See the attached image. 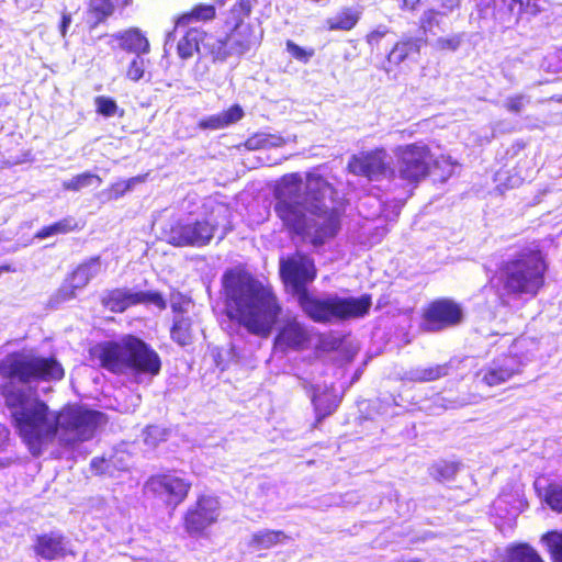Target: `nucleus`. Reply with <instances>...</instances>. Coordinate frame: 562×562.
<instances>
[{
  "mask_svg": "<svg viewBox=\"0 0 562 562\" xmlns=\"http://www.w3.org/2000/svg\"><path fill=\"white\" fill-rule=\"evenodd\" d=\"M0 374L9 379L1 393L12 425L33 456H41L54 441L74 453L81 442L94 436L104 420L102 413L79 405L52 411L30 390L15 384V381L60 380L64 369L54 358L12 353L0 362Z\"/></svg>",
  "mask_w": 562,
  "mask_h": 562,
  "instance_id": "nucleus-1",
  "label": "nucleus"
},
{
  "mask_svg": "<svg viewBox=\"0 0 562 562\" xmlns=\"http://www.w3.org/2000/svg\"><path fill=\"white\" fill-rule=\"evenodd\" d=\"M336 194L319 173H307L305 181L299 173L285 175L276 187L273 211L290 234L321 246L340 229Z\"/></svg>",
  "mask_w": 562,
  "mask_h": 562,
  "instance_id": "nucleus-2",
  "label": "nucleus"
},
{
  "mask_svg": "<svg viewBox=\"0 0 562 562\" xmlns=\"http://www.w3.org/2000/svg\"><path fill=\"white\" fill-rule=\"evenodd\" d=\"M223 284L229 318L252 335L268 337L282 311L271 288L241 270L227 271Z\"/></svg>",
  "mask_w": 562,
  "mask_h": 562,
  "instance_id": "nucleus-3",
  "label": "nucleus"
},
{
  "mask_svg": "<svg viewBox=\"0 0 562 562\" xmlns=\"http://www.w3.org/2000/svg\"><path fill=\"white\" fill-rule=\"evenodd\" d=\"M280 271L284 281L292 285L300 307L316 323L363 317L371 307L369 295L360 297L328 295L323 299L311 295L305 285L314 280L316 271L313 260L306 256H296L283 260Z\"/></svg>",
  "mask_w": 562,
  "mask_h": 562,
  "instance_id": "nucleus-4",
  "label": "nucleus"
},
{
  "mask_svg": "<svg viewBox=\"0 0 562 562\" xmlns=\"http://www.w3.org/2000/svg\"><path fill=\"white\" fill-rule=\"evenodd\" d=\"M547 263L537 243H532L504 261L497 276V294L503 305L510 299L533 297L544 283Z\"/></svg>",
  "mask_w": 562,
  "mask_h": 562,
  "instance_id": "nucleus-5",
  "label": "nucleus"
},
{
  "mask_svg": "<svg viewBox=\"0 0 562 562\" xmlns=\"http://www.w3.org/2000/svg\"><path fill=\"white\" fill-rule=\"evenodd\" d=\"M101 366L112 372L131 368L137 372L157 375L161 361L158 353L143 340L130 336L121 344H109L101 349Z\"/></svg>",
  "mask_w": 562,
  "mask_h": 562,
  "instance_id": "nucleus-6",
  "label": "nucleus"
},
{
  "mask_svg": "<svg viewBox=\"0 0 562 562\" xmlns=\"http://www.w3.org/2000/svg\"><path fill=\"white\" fill-rule=\"evenodd\" d=\"M217 231H221V239L232 231L231 210L223 204L214 206L205 218H188L178 222L171 229L170 239L178 246L201 247L207 245Z\"/></svg>",
  "mask_w": 562,
  "mask_h": 562,
  "instance_id": "nucleus-7",
  "label": "nucleus"
},
{
  "mask_svg": "<svg viewBox=\"0 0 562 562\" xmlns=\"http://www.w3.org/2000/svg\"><path fill=\"white\" fill-rule=\"evenodd\" d=\"M231 32L224 37L210 36L205 46L214 60L224 61L232 56H241L259 43L260 37L256 35L250 24H231Z\"/></svg>",
  "mask_w": 562,
  "mask_h": 562,
  "instance_id": "nucleus-8",
  "label": "nucleus"
},
{
  "mask_svg": "<svg viewBox=\"0 0 562 562\" xmlns=\"http://www.w3.org/2000/svg\"><path fill=\"white\" fill-rule=\"evenodd\" d=\"M397 158L396 170L398 178L409 184H416L425 179L432 161V155L423 143L398 146L395 150Z\"/></svg>",
  "mask_w": 562,
  "mask_h": 562,
  "instance_id": "nucleus-9",
  "label": "nucleus"
},
{
  "mask_svg": "<svg viewBox=\"0 0 562 562\" xmlns=\"http://www.w3.org/2000/svg\"><path fill=\"white\" fill-rule=\"evenodd\" d=\"M105 270L99 256L91 257L80 265L64 280L50 299V304L58 305L76 297L77 291L83 290L89 282Z\"/></svg>",
  "mask_w": 562,
  "mask_h": 562,
  "instance_id": "nucleus-10",
  "label": "nucleus"
},
{
  "mask_svg": "<svg viewBox=\"0 0 562 562\" xmlns=\"http://www.w3.org/2000/svg\"><path fill=\"white\" fill-rule=\"evenodd\" d=\"M137 304H153L159 310L166 308V301L158 292L133 291L131 289H114L102 297V305L114 313H122Z\"/></svg>",
  "mask_w": 562,
  "mask_h": 562,
  "instance_id": "nucleus-11",
  "label": "nucleus"
},
{
  "mask_svg": "<svg viewBox=\"0 0 562 562\" xmlns=\"http://www.w3.org/2000/svg\"><path fill=\"white\" fill-rule=\"evenodd\" d=\"M146 488L175 509L186 499L191 483L175 473H168L151 476L146 483Z\"/></svg>",
  "mask_w": 562,
  "mask_h": 562,
  "instance_id": "nucleus-12",
  "label": "nucleus"
},
{
  "mask_svg": "<svg viewBox=\"0 0 562 562\" xmlns=\"http://www.w3.org/2000/svg\"><path fill=\"white\" fill-rule=\"evenodd\" d=\"M462 307L452 300L440 299L429 304L424 313L423 327L427 331H440L461 323Z\"/></svg>",
  "mask_w": 562,
  "mask_h": 562,
  "instance_id": "nucleus-13",
  "label": "nucleus"
},
{
  "mask_svg": "<svg viewBox=\"0 0 562 562\" xmlns=\"http://www.w3.org/2000/svg\"><path fill=\"white\" fill-rule=\"evenodd\" d=\"M390 157L384 149H376L361 156H353L348 162L350 172L357 176H363L370 180L394 175L390 169Z\"/></svg>",
  "mask_w": 562,
  "mask_h": 562,
  "instance_id": "nucleus-14",
  "label": "nucleus"
},
{
  "mask_svg": "<svg viewBox=\"0 0 562 562\" xmlns=\"http://www.w3.org/2000/svg\"><path fill=\"white\" fill-rule=\"evenodd\" d=\"M518 373H520L519 362L509 360L505 352H501L476 372V380L479 383L492 387L507 382Z\"/></svg>",
  "mask_w": 562,
  "mask_h": 562,
  "instance_id": "nucleus-15",
  "label": "nucleus"
},
{
  "mask_svg": "<svg viewBox=\"0 0 562 562\" xmlns=\"http://www.w3.org/2000/svg\"><path fill=\"white\" fill-rule=\"evenodd\" d=\"M220 515V504L214 496H201L194 509L186 516V528L189 533H200L216 521Z\"/></svg>",
  "mask_w": 562,
  "mask_h": 562,
  "instance_id": "nucleus-16",
  "label": "nucleus"
},
{
  "mask_svg": "<svg viewBox=\"0 0 562 562\" xmlns=\"http://www.w3.org/2000/svg\"><path fill=\"white\" fill-rule=\"evenodd\" d=\"M495 345H497V351L505 352L509 360L519 362V371L533 359L538 350V341L527 336L513 339L509 334H504Z\"/></svg>",
  "mask_w": 562,
  "mask_h": 562,
  "instance_id": "nucleus-17",
  "label": "nucleus"
},
{
  "mask_svg": "<svg viewBox=\"0 0 562 562\" xmlns=\"http://www.w3.org/2000/svg\"><path fill=\"white\" fill-rule=\"evenodd\" d=\"M310 335L303 324L292 319L286 322L279 330L274 339V348L278 351L301 350L308 342Z\"/></svg>",
  "mask_w": 562,
  "mask_h": 562,
  "instance_id": "nucleus-18",
  "label": "nucleus"
},
{
  "mask_svg": "<svg viewBox=\"0 0 562 562\" xmlns=\"http://www.w3.org/2000/svg\"><path fill=\"white\" fill-rule=\"evenodd\" d=\"M456 362L457 360L451 359L442 364L411 368L403 373L402 379L404 381L416 383L432 382L447 376L456 368Z\"/></svg>",
  "mask_w": 562,
  "mask_h": 562,
  "instance_id": "nucleus-19",
  "label": "nucleus"
},
{
  "mask_svg": "<svg viewBox=\"0 0 562 562\" xmlns=\"http://www.w3.org/2000/svg\"><path fill=\"white\" fill-rule=\"evenodd\" d=\"M210 36L198 27H190L184 31L177 45L179 57L188 59L194 53L210 54L209 47L205 46V42Z\"/></svg>",
  "mask_w": 562,
  "mask_h": 562,
  "instance_id": "nucleus-20",
  "label": "nucleus"
},
{
  "mask_svg": "<svg viewBox=\"0 0 562 562\" xmlns=\"http://www.w3.org/2000/svg\"><path fill=\"white\" fill-rule=\"evenodd\" d=\"M496 4L501 3L506 8V11L503 12L502 9H498L496 19L499 22L508 27L510 24L516 23L519 16L524 13L535 14L538 9L536 3L532 0H494Z\"/></svg>",
  "mask_w": 562,
  "mask_h": 562,
  "instance_id": "nucleus-21",
  "label": "nucleus"
},
{
  "mask_svg": "<svg viewBox=\"0 0 562 562\" xmlns=\"http://www.w3.org/2000/svg\"><path fill=\"white\" fill-rule=\"evenodd\" d=\"M256 0H216L221 14L225 16L227 27L231 24L244 23V20L250 14Z\"/></svg>",
  "mask_w": 562,
  "mask_h": 562,
  "instance_id": "nucleus-22",
  "label": "nucleus"
},
{
  "mask_svg": "<svg viewBox=\"0 0 562 562\" xmlns=\"http://www.w3.org/2000/svg\"><path fill=\"white\" fill-rule=\"evenodd\" d=\"M215 16V7L211 4H199L190 13H186L181 15L173 29L172 32L167 34L165 41V49H167L168 45H171L175 42L177 34L181 32L182 27L189 25L192 21H206L211 20Z\"/></svg>",
  "mask_w": 562,
  "mask_h": 562,
  "instance_id": "nucleus-23",
  "label": "nucleus"
},
{
  "mask_svg": "<svg viewBox=\"0 0 562 562\" xmlns=\"http://www.w3.org/2000/svg\"><path fill=\"white\" fill-rule=\"evenodd\" d=\"M120 43V47L135 55H144L149 52V42L146 36L135 27L112 35Z\"/></svg>",
  "mask_w": 562,
  "mask_h": 562,
  "instance_id": "nucleus-24",
  "label": "nucleus"
},
{
  "mask_svg": "<svg viewBox=\"0 0 562 562\" xmlns=\"http://www.w3.org/2000/svg\"><path fill=\"white\" fill-rule=\"evenodd\" d=\"M36 552L44 559L53 560L65 555V538L57 533L44 535L38 537Z\"/></svg>",
  "mask_w": 562,
  "mask_h": 562,
  "instance_id": "nucleus-25",
  "label": "nucleus"
},
{
  "mask_svg": "<svg viewBox=\"0 0 562 562\" xmlns=\"http://www.w3.org/2000/svg\"><path fill=\"white\" fill-rule=\"evenodd\" d=\"M243 116V109L235 104L226 111L211 115L201 121L200 126L203 128L220 130L238 122Z\"/></svg>",
  "mask_w": 562,
  "mask_h": 562,
  "instance_id": "nucleus-26",
  "label": "nucleus"
},
{
  "mask_svg": "<svg viewBox=\"0 0 562 562\" xmlns=\"http://www.w3.org/2000/svg\"><path fill=\"white\" fill-rule=\"evenodd\" d=\"M286 536L282 531L263 529L251 535L248 541V548L251 551H262L282 543Z\"/></svg>",
  "mask_w": 562,
  "mask_h": 562,
  "instance_id": "nucleus-27",
  "label": "nucleus"
},
{
  "mask_svg": "<svg viewBox=\"0 0 562 562\" xmlns=\"http://www.w3.org/2000/svg\"><path fill=\"white\" fill-rule=\"evenodd\" d=\"M132 0H90L89 14L94 19V23L104 22L113 14L116 8H124Z\"/></svg>",
  "mask_w": 562,
  "mask_h": 562,
  "instance_id": "nucleus-28",
  "label": "nucleus"
},
{
  "mask_svg": "<svg viewBox=\"0 0 562 562\" xmlns=\"http://www.w3.org/2000/svg\"><path fill=\"white\" fill-rule=\"evenodd\" d=\"M422 40L409 37L394 45L387 55L390 64L400 65L413 55H417L420 49Z\"/></svg>",
  "mask_w": 562,
  "mask_h": 562,
  "instance_id": "nucleus-29",
  "label": "nucleus"
},
{
  "mask_svg": "<svg viewBox=\"0 0 562 562\" xmlns=\"http://www.w3.org/2000/svg\"><path fill=\"white\" fill-rule=\"evenodd\" d=\"M312 403L314 405L317 422H321L323 418L333 414L338 406V402L335 397L326 393L319 394L314 387Z\"/></svg>",
  "mask_w": 562,
  "mask_h": 562,
  "instance_id": "nucleus-30",
  "label": "nucleus"
},
{
  "mask_svg": "<svg viewBox=\"0 0 562 562\" xmlns=\"http://www.w3.org/2000/svg\"><path fill=\"white\" fill-rule=\"evenodd\" d=\"M172 340L180 346H187L191 344V319L184 317L181 313H178L173 318V325L170 330Z\"/></svg>",
  "mask_w": 562,
  "mask_h": 562,
  "instance_id": "nucleus-31",
  "label": "nucleus"
},
{
  "mask_svg": "<svg viewBox=\"0 0 562 562\" xmlns=\"http://www.w3.org/2000/svg\"><path fill=\"white\" fill-rule=\"evenodd\" d=\"M360 13L351 8H346L339 11L336 15L327 20L329 30H351L359 21Z\"/></svg>",
  "mask_w": 562,
  "mask_h": 562,
  "instance_id": "nucleus-32",
  "label": "nucleus"
},
{
  "mask_svg": "<svg viewBox=\"0 0 562 562\" xmlns=\"http://www.w3.org/2000/svg\"><path fill=\"white\" fill-rule=\"evenodd\" d=\"M286 142L288 139L280 135L258 133L249 137L245 146L250 150H256L260 148L281 147L286 144Z\"/></svg>",
  "mask_w": 562,
  "mask_h": 562,
  "instance_id": "nucleus-33",
  "label": "nucleus"
},
{
  "mask_svg": "<svg viewBox=\"0 0 562 562\" xmlns=\"http://www.w3.org/2000/svg\"><path fill=\"white\" fill-rule=\"evenodd\" d=\"M77 222L74 217H65L54 224L43 227L36 233L38 239H45L54 235L67 234L77 228Z\"/></svg>",
  "mask_w": 562,
  "mask_h": 562,
  "instance_id": "nucleus-34",
  "label": "nucleus"
},
{
  "mask_svg": "<svg viewBox=\"0 0 562 562\" xmlns=\"http://www.w3.org/2000/svg\"><path fill=\"white\" fill-rule=\"evenodd\" d=\"M102 182V179L92 172H83L80 175H77L72 177L69 180H66L63 182V188L67 191H80L83 188H88L90 186L95 184L97 187L100 186Z\"/></svg>",
  "mask_w": 562,
  "mask_h": 562,
  "instance_id": "nucleus-35",
  "label": "nucleus"
},
{
  "mask_svg": "<svg viewBox=\"0 0 562 562\" xmlns=\"http://www.w3.org/2000/svg\"><path fill=\"white\" fill-rule=\"evenodd\" d=\"M144 181L145 176H136L127 180H121L113 183L105 193L108 194L109 200H117L122 198L125 193L131 191L136 184L142 183Z\"/></svg>",
  "mask_w": 562,
  "mask_h": 562,
  "instance_id": "nucleus-36",
  "label": "nucleus"
},
{
  "mask_svg": "<svg viewBox=\"0 0 562 562\" xmlns=\"http://www.w3.org/2000/svg\"><path fill=\"white\" fill-rule=\"evenodd\" d=\"M457 472V463L448 461L437 462L430 469V474L437 480H451Z\"/></svg>",
  "mask_w": 562,
  "mask_h": 562,
  "instance_id": "nucleus-37",
  "label": "nucleus"
},
{
  "mask_svg": "<svg viewBox=\"0 0 562 562\" xmlns=\"http://www.w3.org/2000/svg\"><path fill=\"white\" fill-rule=\"evenodd\" d=\"M149 60L145 59L143 55H135V57L130 63L126 77L132 81H138L145 76V69Z\"/></svg>",
  "mask_w": 562,
  "mask_h": 562,
  "instance_id": "nucleus-38",
  "label": "nucleus"
},
{
  "mask_svg": "<svg viewBox=\"0 0 562 562\" xmlns=\"http://www.w3.org/2000/svg\"><path fill=\"white\" fill-rule=\"evenodd\" d=\"M432 167L434 172L440 171L438 173V178L441 181H446L448 178H450L453 173L454 164L451 161L450 157L441 156L438 159L432 158Z\"/></svg>",
  "mask_w": 562,
  "mask_h": 562,
  "instance_id": "nucleus-39",
  "label": "nucleus"
},
{
  "mask_svg": "<svg viewBox=\"0 0 562 562\" xmlns=\"http://www.w3.org/2000/svg\"><path fill=\"white\" fill-rule=\"evenodd\" d=\"M543 539L546 540L552 559L555 562H562V535L557 532L547 533Z\"/></svg>",
  "mask_w": 562,
  "mask_h": 562,
  "instance_id": "nucleus-40",
  "label": "nucleus"
},
{
  "mask_svg": "<svg viewBox=\"0 0 562 562\" xmlns=\"http://www.w3.org/2000/svg\"><path fill=\"white\" fill-rule=\"evenodd\" d=\"M91 470L95 474H108L113 476L111 467H116V458H99L95 457L90 462Z\"/></svg>",
  "mask_w": 562,
  "mask_h": 562,
  "instance_id": "nucleus-41",
  "label": "nucleus"
},
{
  "mask_svg": "<svg viewBox=\"0 0 562 562\" xmlns=\"http://www.w3.org/2000/svg\"><path fill=\"white\" fill-rule=\"evenodd\" d=\"M544 498L552 510L562 513V485H550Z\"/></svg>",
  "mask_w": 562,
  "mask_h": 562,
  "instance_id": "nucleus-42",
  "label": "nucleus"
},
{
  "mask_svg": "<svg viewBox=\"0 0 562 562\" xmlns=\"http://www.w3.org/2000/svg\"><path fill=\"white\" fill-rule=\"evenodd\" d=\"M286 50L293 58L302 63H307L314 56L313 48H303L292 41L286 42Z\"/></svg>",
  "mask_w": 562,
  "mask_h": 562,
  "instance_id": "nucleus-43",
  "label": "nucleus"
},
{
  "mask_svg": "<svg viewBox=\"0 0 562 562\" xmlns=\"http://www.w3.org/2000/svg\"><path fill=\"white\" fill-rule=\"evenodd\" d=\"M529 103V98L525 94L512 95L505 99L504 108L515 114H519Z\"/></svg>",
  "mask_w": 562,
  "mask_h": 562,
  "instance_id": "nucleus-44",
  "label": "nucleus"
},
{
  "mask_svg": "<svg viewBox=\"0 0 562 562\" xmlns=\"http://www.w3.org/2000/svg\"><path fill=\"white\" fill-rule=\"evenodd\" d=\"M167 431L159 426H148L145 430L144 441L146 445L155 447L159 441L166 440Z\"/></svg>",
  "mask_w": 562,
  "mask_h": 562,
  "instance_id": "nucleus-45",
  "label": "nucleus"
},
{
  "mask_svg": "<svg viewBox=\"0 0 562 562\" xmlns=\"http://www.w3.org/2000/svg\"><path fill=\"white\" fill-rule=\"evenodd\" d=\"M447 12H445V14ZM442 15L443 13L434 9L425 11L420 20L423 30L425 32H432L434 26L439 25Z\"/></svg>",
  "mask_w": 562,
  "mask_h": 562,
  "instance_id": "nucleus-46",
  "label": "nucleus"
},
{
  "mask_svg": "<svg viewBox=\"0 0 562 562\" xmlns=\"http://www.w3.org/2000/svg\"><path fill=\"white\" fill-rule=\"evenodd\" d=\"M98 112L104 116H113L117 111V104L113 99L106 97H98L95 99Z\"/></svg>",
  "mask_w": 562,
  "mask_h": 562,
  "instance_id": "nucleus-47",
  "label": "nucleus"
},
{
  "mask_svg": "<svg viewBox=\"0 0 562 562\" xmlns=\"http://www.w3.org/2000/svg\"><path fill=\"white\" fill-rule=\"evenodd\" d=\"M461 44L460 36H452L449 38L440 37L437 40V46L441 49L456 50Z\"/></svg>",
  "mask_w": 562,
  "mask_h": 562,
  "instance_id": "nucleus-48",
  "label": "nucleus"
},
{
  "mask_svg": "<svg viewBox=\"0 0 562 562\" xmlns=\"http://www.w3.org/2000/svg\"><path fill=\"white\" fill-rule=\"evenodd\" d=\"M389 33V29L386 26H379L374 31H372L367 36V42L369 45L374 46L380 43V41Z\"/></svg>",
  "mask_w": 562,
  "mask_h": 562,
  "instance_id": "nucleus-49",
  "label": "nucleus"
},
{
  "mask_svg": "<svg viewBox=\"0 0 562 562\" xmlns=\"http://www.w3.org/2000/svg\"><path fill=\"white\" fill-rule=\"evenodd\" d=\"M110 458H116V467H111L113 473L115 471H125V470H127L128 461H130V458H128L127 454H125L123 452H116L113 456H111Z\"/></svg>",
  "mask_w": 562,
  "mask_h": 562,
  "instance_id": "nucleus-50",
  "label": "nucleus"
},
{
  "mask_svg": "<svg viewBox=\"0 0 562 562\" xmlns=\"http://www.w3.org/2000/svg\"><path fill=\"white\" fill-rule=\"evenodd\" d=\"M71 24V14L70 13H67V12H64L63 15H61V22H60V34L63 37L66 36V33H67V30L69 27V25Z\"/></svg>",
  "mask_w": 562,
  "mask_h": 562,
  "instance_id": "nucleus-51",
  "label": "nucleus"
},
{
  "mask_svg": "<svg viewBox=\"0 0 562 562\" xmlns=\"http://www.w3.org/2000/svg\"><path fill=\"white\" fill-rule=\"evenodd\" d=\"M9 431L7 427L2 424H0V448L8 440Z\"/></svg>",
  "mask_w": 562,
  "mask_h": 562,
  "instance_id": "nucleus-52",
  "label": "nucleus"
},
{
  "mask_svg": "<svg viewBox=\"0 0 562 562\" xmlns=\"http://www.w3.org/2000/svg\"><path fill=\"white\" fill-rule=\"evenodd\" d=\"M419 0H403V7L404 8H408V9H413L415 7V4L418 3Z\"/></svg>",
  "mask_w": 562,
  "mask_h": 562,
  "instance_id": "nucleus-53",
  "label": "nucleus"
},
{
  "mask_svg": "<svg viewBox=\"0 0 562 562\" xmlns=\"http://www.w3.org/2000/svg\"><path fill=\"white\" fill-rule=\"evenodd\" d=\"M457 5H458V3L454 0H449L447 4H443V7L448 11H452Z\"/></svg>",
  "mask_w": 562,
  "mask_h": 562,
  "instance_id": "nucleus-54",
  "label": "nucleus"
},
{
  "mask_svg": "<svg viewBox=\"0 0 562 562\" xmlns=\"http://www.w3.org/2000/svg\"><path fill=\"white\" fill-rule=\"evenodd\" d=\"M172 310H173L175 312H178V307H177V305H176V304H172Z\"/></svg>",
  "mask_w": 562,
  "mask_h": 562,
  "instance_id": "nucleus-55",
  "label": "nucleus"
}]
</instances>
